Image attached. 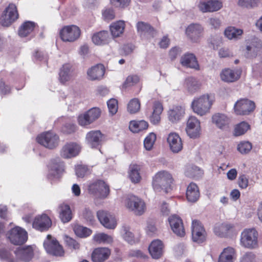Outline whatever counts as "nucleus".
I'll use <instances>...</instances> for the list:
<instances>
[{
    "label": "nucleus",
    "mask_w": 262,
    "mask_h": 262,
    "mask_svg": "<svg viewBox=\"0 0 262 262\" xmlns=\"http://www.w3.org/2000/svg\"><path fill=\"white\" fill-rule=\"evenodd\" d=\"M74 231L77 236L81 237H87L92 233L91 230L80 225L75 226Z\"/></svg>",
    "instance_id": "obj_55"
},
{
    "label": "nucleus",
    "mask_w": 262,
    "mask_h": 262,
    "mask_svg": "<svg viewBox=\"0 0 262 262\" xmlns=\"http://www.w3.org/2000/svg\"><path fill=\"white\" fill-rule=\"evenodd\" d=\"M211 122L217 128L225 130L229 128L231 119L225 114L217 113L212 116Z\"/></svg>",
    "instance_id": "obj_14"
},
{
    "label": "nucleus",
    "mask_w": 262,
    "mask_h": 262,
    "mask_svg": "<svg viewBox=\"0 0 262 262\" xmlns=\"http://www.w3.org/2000/svg\"><path fill=\"white\" fill-rule=\"evenodd\" d=\"M36 24L33 21H27L19 27L18 35L20 37H25L31 34L34 31Z\"/></svg>",
    "instance_id": "obj_40"
},
{
    "label": "nucleus",
    "mask_w": 262,
    "mask_h": 262,
    "mask_svg": "<svg viewBox=\"0 0 262 262\" xmlns=\"http://www.w3.org/2000/svg\"><path fill=\"white\" fill-rule=\"evenodd\" d=\"M167 141L171 151L173 153H178L183 148L182 139L178 134L172 132L168 134Z\"/></svg>",
    "instance_id": "obj_19"
},
{
    "label": "nucleus",
    "mask_w": 262,
    "mask_h": 262,
    "mask_svg": "<svg viewBox=\"0 0 262 262\" xmlns=\"http://www.w3.org/2000/svg\"><path fill=\"white\" fill-rule=\"evenodd\" d=\"M233 228V226L228 223H218L214 227V233L217 236L225 237Z\"/></svg>",
    "instance_id": "obj_36"
},
{
    "label": "nucleus",
    "mask_w": 262,
    "mask_h": 262,
    "mask_svg": "<svg viewBox=\"0 0 262 262\" xmlns=\"http://www.w3.org/2000/svg\"><path fill=\"white\" fill-rule=\"evenodd\" d=\"M103 135L100 130H92L86 135L87 144L92 148H97L100 145Z\"/></svg>",
    "instance_id": "obj_24"
},
{
    "label": "nucleus",
    "mask_w": 262,
    "mask_h": 262,
    "mask_svg": "<svg viewBox=\"0 0 262 262\" xmlns=\"http://www.w3.org/2000/svg\"><path fill=\"white\" fill-rule=\"evenodd\" d=\"M185 114L184 107L180 105L174 106L168 112V120L173 123H177L184 117Z\"/></svg>",
    "instance_id": "obj_25"
},
{
    "label": "nucleus",
    "mask_w": 262,
    "mask_h": 262,
    "mask_svg": "<svg viewBox=\"0 0 262 262\" xmlns=\"http://www.w3.org/2000/svg\"><path fill=\"white\" fill-rule=\"evenodd\" d=\"M48 167V178L50 179H58L63 171L64 164L59 158H56L50 161Z\"/></svg>",
    "instance_id": "obj_16"
},
{
    "label": "nucleus",
    "mask_w": 262,
    "mask_h": 262,
    "mask_svg": "<svg viewBox=\"0 0 262 262\" xmlns=\"http://www.w3.org/2000/svg\"><path fill=\"white\" fill-rule=\"evenodd\" d=\"M237 150L242 154H247L252 149V144L249 141H242L237 145Z\"/></svg>",
    "instance_id": "obj_56"
},
{
    "label": "nucleus",
    "mask_w": 262,
    "mask_h": 262,
    "mask_svg": "<svg viewBox=\"0 0 262 262\" xmlns=\"http://www.w3.org/2000/svg\"><path fill=\"white\" fill-rule=\"evenodd\" d=\"M239 262H256V256L252 252H247L241 257Z\"/></svg>",
    "instance_id": "obj_58"
},
{
    "label": "nucleus",
    "mask_w": 262,
    "mask_h": 262,
    "mask_svg": "<svg viewBox=\"0 0 262 262\" xmlns=\"http://www.w3.org/2000/svg\"><path fill=\"white\" fill-rule=\"evenodd\" d=\"M105 73V68L102 64H99L92 67L87 71L88 78L91 80L101 79Z\"/></svg>",
    "instance_id": "obj_32"
},
{
    "label": "nucleus",
    "mask_w": 262,
    "mask_h": 262,
    "mask_svg": "<svg viewBox=\"0 0 262 262\" xmlns=\"http://www.w3.org/2000/svg\"><path fill=\"white\" fill-rule=\"evenodd\" d=\"M203 174V170L195 165L187 166L185 171V176L190 178H199Z\"/></svg>",
    "instance_id": "obj_45"
},
{
    "label": "nucleus",
    "mask_w": 262,
    "mask_h": 262,
    "mask_svg": "<svg viewBox=\"0 0 262 262\" xmlns=\"http://www.w3.org/2000/svg\"><path fill=\"white\" fill-rule=\"evenodd\" d=\"M262 49V41L257 38H253L251 42L246 46V55L247 57H256Z\"/></svg>",
    "instance_id": "obj_23"
},
{
    "label": "nucleus",
    "mask_w": 262,
    "mask_h": 262,
    "mask_svg": "<svg viewBox=\"0 0 262 262\" xmlns=\"http://www.w3.org/2000/svg\"><path fill=\"white\" fill-rule=\"evenodd\" d=\"M138 33L142 39H148L152 38L156 32L148 24L140 21L136 25Z\"/></svg>",
    "instance_id": "obj_21"
},
{
    "label": "nucleus",
    "mask_w": 262,
    "mask_h": 262,
    "mask_svg": "<svg viewBox=\"0 0 262 262\" xmlns=\"http://www.w3.org/2000/svg\"><path fill=\"white\" fill-rule=\"evenodd\" d=\"M81 216L90 224H93L95 221L93 212L88 208H85L82 210Z\"/></svg>",
    "instance_id": "obj_51"
},
{
    "label": "nucleus",
    "mask_w": 262,
    "mask_h": 262,
    "mask_svg": "<svg viewBox=\"0 0 262 262\" xmlns=\"http://www.w3.org/2000/svg\"><path fill=\"white\" fill-rule=\"evenodd\" d=\"M148 126V123L144 120H134L130 122L129 128L133 133H138L141 130L146 129Z\"/></svg>",
    "instance_id": "obj_42"
},
{
    "label": "nucleus",
    "mask_w": 262,
    "mask_h": 262,
    "mask_svg": "<svg viewBox=\"0 0 262 262\" xmlns=\"http://www.w3.org/2000/svg\"><path fill=\"white\" fill-rule=\"evenodd\" d=\"M192 238L193 242L202 243L206 240V232L202 224L197 220H193L191 225Z\"/></svg>",
    "instance_id": "obj_13"
},
{
    "label": "nucleus",
    "mask_w": 262,
    "mask_h": 262,
    "mask_svg": "<svg viewBox=\"0 0 262 262\" xmlns=\"http://www.w3.org/2000/svg\"><path fill=\"white\" fill-rule=\"evenodd\" d=\"M156 140V135L154 133H150L144 140V146L147 150H150Z\"/></svg>",
    "instance_id": "obj_53"
},
{
    "label": "nucleus",
    "mask_w": 262,
    "mask_h": 262,
    "mask_svg": "<svg viewBox=\"0 0 262 262\" xmlns=\"http://www.w3.org/2000/svg\"><path fill=\"white\" fill-rule=\"evenodd\" d=\"M200 85L198 80L193 77H187L183 83L184 88L190 94H193L199 90Z\"/></svg>",
    "instance_id": "obj_38"
},
{
    "label": "nucleus",
    "mask_w": 262,
    "mask_h": 262,
    "mask_svg": "<svg viewBox=\"0 0 262 262\" xmlns=\"http://www.w3.org/2000/svg\"><path fill=\"white\" fill-rule=\"evenodd\" d=\"M107 107L109 112L112 115L115 114L118 110V101L115 99H111L107 102Z\"/></svg>",
    "instance_id": "obj_60"
},
{
    "label": "nucleus",
    "mask_w": 262,
    "mask_h": 262,
    "mask_svg": "<svg viewBox=\"0 0 262 262\" xmlns=\"http://www.w3.org/2000/svg\"><path fill=\"white\" fill-rule=\"evenodd\" d=\"M173 179L172 174L168 171L161 170L157 172L152 178V185L156 192L163 190L167 192L170 189Z\"/></svg>",
    "instance_id": "obj_2"
},
{
    "label": "nucleus",
    "mask_w": 262,
    "mask_h": 262,
    "mask_svg": "<svg viewBox=\"0 0 262 262\" xmlns=\"http://www.w3.org/2000/svg\"><path fill=\"white\" fill-rule=\"evenodd\" d=\"M163 245L159 239L153 241L148 247V250L151 257L155 259L159 258L163 254Z\"/></svg>",
    "instance_id": "obj_31"
},
{
    "label": "nucleus",
    "mask_w": 262,
    "mask_h": 262,
    "mask_svg": "<svg viewBox=\"0 0 262 262\" xmlns=\"http://www.w3.org/2000/svg\"><path fill=\"white\" fill-rule=\"evenodd\" d=\"M203 31L202 27L198 24H190L186 30V34L189 38L194 42L199 41Z\"/></svg>",
    "instance_id": "obj_22"
},
{
    "label": "nucleus",
    "mask_w": 262,
    "mask_h": 262,
    "mask_svg": "<svg viewBox=\"0 0 262 262\" xmlns=\"http://www.w3.org/2000/svg\"><path fill=\"white\" fill-rule=\"evenodd\" d=\"M170 227L177 236L183 237L185 234V231L184 227L182 220L176 214L170 216L168 219Z\"/></svg>",
    "instance_id": "obj_15"
},
{
    "label": "nucleus",
    "mask_w": 262,
    "mask_h": 262,
    "mask_svg": "<svg viewBox=\"0 0 262 262\" xmlns=\"http://www.w3.org/2000/svg\"><path fill=\"white\" fill-rule=\"evenodd\" d=\"M97 216L100 223L105 228L114 229L117 226V221L115 216L104 210H99L97 212Z\"/></svg>",
    "instance_id": "obj_12"
},
{
    "label": "nucleus",
    "mask_w": 262,
    "mask_h": 262,
    "mask_svg": "<svg viewBox=\"0 0 262 262\" xmlns=\"http://www.w3.org/2000/svg\"><path fill=\"white\" fill-rule=\"evenodd\" d=\"M81 31L75 25L64 27L60 32L61 40L64 42H73L79 38Z\"/></svg>",
    "instance_id": "obj_10"
},
{
    "label": "nucleus",
    "mask_w": 262,
    "mask_h": 262,
    "mask_svg": "<svg viewBox=\"0 0 262 262\" xmlns=\"http://www.w3.org/2000/svg\"><path fill=\"white\" fill-rule=\"evenodd\" d=\"M214 101L213 95L204 94L193 98L191 103V108L195 114L203 116L210 113Z\"/></svg>",
    "instance_id": "obj_1"
},
{
    "label": "nucleus",
    "mask_w": 262,
    "mask_h": 262,
    "mask_svg": "<svg viewBox=\"0 0 262 262\" xmlns=\"http://www.w3.org/2000/svg\"><path fill=\"white\" fill-rule=\"evenodd\" d=\"M36 141L46 148L53 149L58 145L59 137L54 133L47 132L38 135L36 138Z\"/></svg>",
    "instance_id": "obj_8"
},
{
    "label": "nucleus",
    "mask_w": 262,
    "mask_h": 262,
    "mask_svg": "<svg viewBox=\"0 0 262 262\" xmlns=\"http://www.w3.org/2000/svg\"><path fill=\"white\" fill-rule=\"evenodd\" d=\"M59 218L63 223L69 222L72 219V213L69 205L61 204L58 207Z\"/></svg>",
    "instance_id": "obj_37"
},
{
    "label": "nucleus",
    "mask_w": 262,
    "mask_h": 262,
    "mask_svg": "<svg viewBox=\"0 0 262 262\" xmlns=\"http://www.w3.org/2000/svg\"><path fill=\"white\" fill-rule=\"evenodd\" d=\"M140 166L137 164L130 165L129 170V177L132 182L137 183L140 182L141 176L140 174Z\"/></svg>",
    "instance_id": "obj_44"
},
{
    "label": "nucleus",
    "mask_w": 262,
    "mask_h": 262,
    "mask_svg": "<svg viewBox=\"0 0 262 262\" xmlns=\"http://www.w3.org/2000/svg\"><path fill=\"white\" fill-rule=\"evenodd\" d=\"M121 234L124 240L128 243L133 244L134 243V235L130 231L129 226L126 225L122 226L121 229Z\"/></svg>",
    "instance_id": "obj_48"
},
{
    "label": "nucleus",
    "mask_w": 262,
    "mask_h": 262,
    "mask_svg": "<svg viewBox=\"0 0 262 262\" xmlns=\"http://www.w3.org/2000/svg\"><path fill=\"white\" fill-rule=\"evenodd\" d=\"M243 33V30L234 27H228L224 32L225 35L229 39H237Z\"/></svg>",
    "instance_id": "obj_43"
},
{
    "label": "nucleus",
    "mask_w": 262,
    "mask_h": 262,
    "mask_svg": "<svg viewBox=\"0 0 262 262\" xmlns=\"http://www.w3.org/2000/svg\"><path fill=\"white\" fill-rule=\"evenodd\" d=\"M186 198L187 200L192 203L196 202L200 196L199 188L194 183H190L187 187Z\"/></svg>",
    "instance_id": "obj_33"
},
{
    "label": "nucleus",
    "mask_w": 262,
    "mask_h": 262,
    "mask_svg": "<svg viewBox=\"0 0 262 262\" xmlns=\"http://www.w3.org/2000/svg\"><path fill=\"white\" fill-rule=\"evenodd\" d=\"M7 235L10 242L16 245L24 244L28 239L27 231L19 226L11 229Z\"/></svg>",
    "instance_id": "obj_7"
},
{
    "label": "nucleus",
    "mask_w": 262,
    "mask_h": 262,
    "mask_svg": "<svg viewBox=\"0 0 262 262\" xmlns=\"http://www.w3.org/2000/svg\"><path fill=\"white\" fill-rule=\"evenodd\" d=\"M85 114L91 123L98 119L101 115V111L99 108L93 107L85 112Z\"/></svg>",
    "instance_id": "obj_49"
},
{
    "label": "nucleus",
    "mask_w": 262,
    "mask_h": 262,
    "mask_svg": "<svg viewBox=\"0 0 262 262\" xmlns=\"http://www.w3.org/2000/svg\"><path fill=\"white\" fill-rule=\"evenodd\" d=\"M258 232L254 228L245 229L241 233L240 244L247 249H256L258 247Z\"/></svg>",
    "instance_id": "obj_4"
},
{
    "label": "nucleus",
    "mask_w": 262,
    "mask_h": 262,
    "mask_svg": "<svg viewBox=\"0 0 262 262\" xmlns=\"http://www.w3.org/2000/svg\"><path fill=\"white\" fill-rule=\"evenodd\" d=\"M242 70L240 69L226 68L220 73L221 79L227 82H233L237 80L241 77Z\"/></svg>",
    "instance_id": "obj_20"
},
{
    "label": "nucleus",
    "mask_w": 262,
    "mask_h": 262,
    "mask_svg": "<svg viewBox=\"0 0 262 262\" xmlns=\"http://www.w3.org/2000/svg\"><path fill=\"white\" fill-rule=\"evenodd\" d=\"M4 16H18L16 7L14 4H10L4 11Z\"/></svg>",
    "instance_id": "obj_57"
},
{
    "label": "nucleus",
    "mask_w": 262,
    "mask_h": 262,
    "mask_svg": "<svg viewBox=\"0 0 262 262\" xmlns=\"http://www.w3.org/2000/svg\"><path fill=\"white\" fill-rule=\"evenodd\" d=\"M236 257L234 248L228 247L224 248L220 254L217 262H234Z\"/></svg>",
    "instance_id": "obj_30"
},
{
    "label": "nucleus",
    "mask_w": 262,
    "mask_h": 262,
    "mask_svg": "<svg viewBox=\"0 0 262 262\" xmlns=\"http://www.w3.org/2000/svg\"><path fill=\"white\" fill-rule=\"evenodd\" d=\"M85 114L91 123L98 119L101 115V111L99 108L93 107L85 112Z\"/></svg>",
    "instance_id": "obj_50"
},
{
    "label": "nucleus",
    "mask_w": 262,
    "mask_h": 262,
    "mask_svg": "<svg viewBox=\"0 0 262 262\" xmlns=\"http://www.w3.org/2000/svg\"><path fill=\"white\" fill-rule=\"evenodd\" d=\"M125 207L135 215H141L146 210L145 202L140 198L134 195L126 196L124 200Z\"/></svg>",
    "instance_id": "obj_5"
},
{
    "label": "nucleus",
    "mask_w": 262,
    "mask_h": 262,
    "mask_svg": "<svg viewBox=\"0 0 262 262\" xmlns=\"http://www.w3.org/2000/svg\"><path fill=\"white\" fill-rule=\"evenodd\" d=\"M259 0H239L238 5L243 7L253 8L255 7Z\"/></svg>",
    "instance_id": "obj_61"
},
{
    "label": "nucleus",
    "mask_w": 262,
    "mask_h": 262,
    "mask_svg": "<svg viewBox=\"0 0 262 262\" xmlns=\"http://www.w3.org/2000/svg\"><path fill=\"white\" fill-rule=\"evenodd\" d=\"M180 63L184 67L199 70V64L196 58L192 53H187L184 54L181 58Z\"/></svg>",
    "instance_id": "obj_27"
},
{
    "label": "nucleus",
    "mask_w": 262,
    "mask_h": 262,
    "mask_svg": "<svg viewBox=\"0 0 262 262\" xmlns=\"http://www.w3.org/2000/svg\"><path fill=\"white\" fill-rule=\"evenodd\" d=\"M12 88L7 80H0V95L2 96L8 95L11 93Z\"/></svg>",
    "instance_id": "obj_52"
},
{
    "label": "nucleus",
    "mask_w": 262,
    "mask_h": 262,
    "mask_svg": "<svg viewBox=\"0 0 262 262\" xmlns=\"http://www.w3.org/2000/svg\"><path fill=\"white\" fill-rule=\"evenodd\" d=\"M77 120L78 124L81 126L85 127L91 124V122L89 121L85 112L79 115L78 117Z\"/></svg>",
    "instance_id": "obj_62"
},
{
    "label": "nucleus",
    "mask_w": 262,
    "mask_h": 262,
    "mask_svg": "<svg viewBox=\"0 0 262 262\" xmlns=\"http://www.w3.org/2000/svg\"><path fill=\"white\" fill-rule=\"evenodd\" d=\"M198 7L203 12H212L220 10L222 7V3L219 1L211 0L200 2Z\"/></svg>",
    "instance_id": "obj_26"
},
{
    "label": "nucleus",
    "mask_w": 262,
    "mask_h": 262,
    "mask_svg": "<svg viewBox=\"0 0 262 262\" xmlns=\"http://www.w3.org/2000/svg\"><path fill=\"white\" fill-rule=\"evenodd\" d=\"M88 190L90 194L98 199H105L110 193L108 185L101 180L91 182L88 185Z\"/></svg>",
    "instance_id": "obj_3"
},
{
    "label": "nucleus",
    "mask_w": 262,
    "mask_h": 262,
    "mask_svg": "<svg viewBox=\"0 0 262 262\" xmlns=\"http://www.w3.org/2000/svg\"><path fill=\"white\" fill-rule=\"evenodd\" d=\"M111 40V37L107 31L96 32L92 36V42L97 46H103L107 44Z\"/></svg>",
    "instance_id": "obj_29"
},
{
    "label": "nucleus",
    "mask_w": 262,
    "mask_h": 262,
    "mask_svg": "<svg viewBox=\"0 0 262 262\" xmlns=\"http://www.w3.org/2000/svg\"><path fill=\"white\" fill-rule=\"evenodd\" d=\"M59 75L61 83H64L69 81L73 77L72 66L68 63L63 64L60 70Z\"/></svg>",
    "instance_id": "obj_39"
},
{
    "label": "nucleus",
    "mask_w": 262,
    "mask_h": 262,
    "mask_svg": "<svg viewBox=\"0 0 262 262\" xmlns=\"http://www.w3.org/2000/svg\"><path fill=\"white\" fill-rule=\"evenodd\" d=\"M51 225V220L46 214H42L36 216L32 223L33 227L41 232L48 230Z\"/></svg>",
    "instance_id": "obj_17"
},
{
    "label": "nucleus",
    "mask_w": 262,
    "mask_h": 262,
    "mask_svg": "<svg viewBox=\"0 0 262 262\" xmlns=\"http://www.w3.org/2000/svg\"><path fill=\"white\" fill-rule=\"evenodd\" d=\"M93 239L98 244H111L113 241L112 236L104 233H98L93 236Z\"/></svg>",
    "instance_id": "obj_47"
},
{
    "label": "nucleus",
    "mask_w": 262,
    "mask_h": 262,
    "mask_svg": "<svg viewBox=\"0 0 262 262\" xmlns=\"http://www.w3.org/2000/svg\"><path fill=\"white\" fill-rule=\"evenodd\" d=\"M44 248L47 252L51 255L61 256L63 255L64 251L56 238L48 235L43 243Z\"/></svg>",
    "instance_id": "obj_9"
},
{
    "label": "nucleus",
    "mask_w": 262,
    "mask_h": 262,
    "mask_svg": "<svg viewBox=\"0 0 262 262\" xmlns=\"http://www.w3.org/2000/svg\"><path fill=\"white\" fill-rule=\"evenodd\" d=\"M249 184L248 178L245 174H240L238 179V184L239 187L242 189L246 188Z\"/></svg>",
    "instance_id": "obj_63"
},
{
    "label": "nucleus",
    "mask_w": 262,
    "mask_h": 262,
    "mask_svg": "<svg viewBox=\"0 0 262 262\" xmlns=\"http://www.w3.org/2000/svg\"><path fill=\"white\" fill-rule=\"evenodd\" d=\"M125 28V22L119 20L112 24L110 26L112 35L114 37H117L123 34Z\"/></svg>",
    "instance_id": "obj_41"
},
{
    "label": "nucleus",
    "mask_w": 262,
    "mask_h": 262,
    "mask_svg": "<svg viewBox=\"0 0 262 262\" xmlns=\"http://www.w3.org/2000/svg\"><path fill=\"white\" fill-rule=\"evenodd\" d=\"M88 170V167L85 165H78L75 168L76 174L78 177H83Z\"/></svg>",
    "instance_id": "obj_64"
},
{
    "label": "nucleus",
    "mask_w": 262,
    "mask_h": 262,
    "mask_svg": "<svg viewBox=\"0 0 262 262\" xmlns=\"http://www.w3.org/2000/svg\"><path fill=\"white\" fill-rule=\"evenodd\" d=\"M17 258L24 262H29L33 256V250L31 246L18 248L15 251Z\"/></svg>",
    "instance_id": "obj_28"
},
{
    "label": "nucleus",
    "mask_w": 262,
    "mask_h": 262,
    "mask_svg": "<svg viewBox=\"0 0 262 262\" xmlns=\"http://www.w3.org/2000/svg\"><path fill=\"white\" fill-rule=\"evenodd\" d=\"M255 103L248 99H242L236 101L234 105V112L236 115H246L254 111Z\"/></svg>",
    "instance_id": "obj_11"
},
{
    "label": "nucleus",
    "mask_w": 262,
    "mask_h": 262,
    "mask_svg": "<svg viewBox=\"0 0 262 262\" xmlns=\"http://www.w3.org/2000/svg\"><path fill=\"white\" fill-rule=\"evenodd\" d=\"M250 125L245 121H242L234 126L233 135L235 136H240L244 135L249 129Z\"/></svg>",
    "instance_id": "obj_46"
},
{
    "label": "nucleus",
    "mask_w": 262,
    "mask_h": 262,
    "mask_svg": "<svg viewBox=\"0 0 262 262\" xmlns=\"http://www.w3.org/2000/svg\"><path fill=\"white\" fill-rule=\"evenodd\" d=\"M163 111V106L159 102H155L153 105V111L148 114L150 122L153 124H158L161 120V114Z\"/></svg>",
    "instance_id": "obj_34"
},
{
    "label": "nucleus",
    "mask_w": 262,
    "mask_h": 262,
    "mask_svg": "<svg viewBox=\"0 0 262 262\" xmlns=\"http://www.w3.org/2000/svg\"><path fill=\"white\" fill-rule=\"evenodd\" d=\"M139 81V78L137 75L129 76L127 77L125 81L123 84L124 88L133 86L137 83Z\"/></svg>",
    "instance_id": "obj_59"
},
{
    "label": "nucleus",
    "mask_w": 262,
    "mask_h": 262,
    "mask_svg": "<svg viewBox=\"0 0 262 262\" xmlns=\"http://www.w3.org/2000/svg\"><path fill=\"white\" fill-rule=\"evenodd\" d=\"M110 253V250L107 248H97L92 253V260L94 262H102L108 258Z\"/></svg>",
    "instance_id": "obj_35"
},
{
    "label": "nucleus",
    "mask_w": 262,
    "mask_h": 262,
    "mask_svg": "<svg viewBox=\"0 0 262 262\" xmlns=\"http://www.w3.org/2000/svg\"><path fill=\"white\" fill-rule=\"evenodd\" d=\"M185 130L187 136L191 139L199 138L201 134L200 121L194 116L187 119Z\"/></svg>",
    "instance_id": "obj_6"
},
{
    "label": "nucleus",
    "mask_w": 262,
    "mask_h": 262,
    "mask_svg": "<svg viewBox=\"0 0 262 262\" xmlns=\"http://www.w3.org/2000/svg\"><path fill=\"white\" fill-rule=\"evenodd\" d=\"M140 109V103L137 98H134L130 100L127 105V111L130 114H135Z\"/></svg>",
    "instance_id": "obj_54"
},
{
    "label": "nucleus",
    "mask_w": 262,
    "mask_h": 262,
    "mask_svg": "<svg viewBox=\"0 0 262 262\" xmlns=\"http://www.w3.org/2000/svg\"><path fill=\"white\" fill-rule=\"evenodd\" d=\"M81 150L80 146L75 142L68 143L60 150V156L64 159H70L77 156Z\"/></svg>",
    "instance_id": "obj_18"
}]
</instances>
